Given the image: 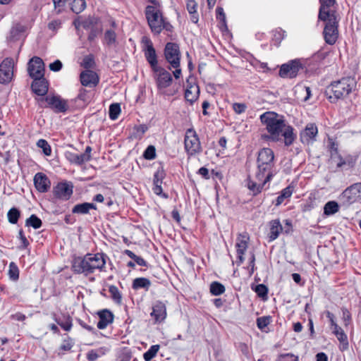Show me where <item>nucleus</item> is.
Returning <instances> with one entry per match:
<instances>
[{
    "label": "nucleus",
    "instance_id": "obj_1",
    "mask_svg": "<svg viewBox=\"0 0 361 361\" xmlns=\"http://www.w3.org/2000/svg\"><path fill=\"white\" fill-rule=\"evenodd\" d=\"M260 121L266 126L269 135L264 138L271 142H279L283 137L284 145L290 146L294 142L296 135L293 128L277 114L267 111L260 116Z\"/></svg>",
    "mask_w": 361,
    "mask_h": 361
},
{
    "label": "nucleus",
    "instance_id": "obj_2",
    "mask_svg": "<svg viewBox=\"0 0 361 361\" xmlns=\"http://www.w3.org/2000/svg\"><path fill=\"white\" fill-rule=\"evenodd\" d=\"M250 235L247 232L239 233L236 238V259L233 262L238 266L244 264L243 268L254 271L255 257L253 250H248Z\"/></svg>",
    "mask_w": 361,
    "mask_h": 361
},
{
    "label": "nucleus",
    "instance_id": "obj_3",
    "mask_svg": "<svg viewBox=\"0 0 361 361\" xmlns=\"http://www.w3.org/2000/svg\"><path fill=\"white\" fill-rule=\"evenodd\" d=\"M257 169L255 173L257 176L263 180L266 178L265 180H271L275 172L274 167V154L270 148H263L258 152L257 159Z\"/></svg>",
    "mask_w": 361,
    "mask_h": 361
},
{
    "label": "nucleus",
    "instance_id": "obj_4",
    "mask_svg": "<svg viewBox=\"0 0 361 361\" xmlns=\"http://www.w3.org/2000/svg\"><path fill=\"white\" fill-rule=\"evenodd\" d=\"M355 81L351 78H343L342 79L332 82L326 89L325 94L331 103L348 95L355 87Z\"/></svg>",
    "mask_w": 361,
    "mask_h": 361
},
{
    "label": "nucleus",
    "instance_id": "obj_5",
    "mask_svg": "<svg viewBox=\"0 0 361 361\" xmlns=\"http://www.w3.org/2000/svg\"><path fill=\"white\" fill-rule=\"evenodd\" d=\"M105 263L104 254H87L83 258L80 257H75L73 261V271L101 269Z\"/></svg>",
    "mask_w": 361,
    "mask_h": 361
},
{
    "label": "nucleus",
    "instance_id": "obj_6",
    "mask_svg": "<svg viewBox=\"0 0 361 361\" xmlns=\"http://www.w3.org/2000/svg\"><path fill=\"white\" fill-rule=\"evenodd\" d=\"M318 20L325 22V26L323 31L324 38L326 44L333 45L336 43L338 37V22L339 20L336 13L329 14L324 19H318Z\"/></svg>",
    "mask_w": 361,
    "mask_h": 361
},
{
    "label": "nucleus",
    "instance_id": "obj_7",
    "mask_svg": "<svg viewBox=\"0 0 361 361\" xmlns=\"http://www.w3.org/2000/svg\"><path fill=\"white\" fill-rule=\"evenodd\" d=\"M145 13L151 31L155 35L160 34L161 25L165 19L161 11L149 5L146 6Z\"/></svg>",
    "mask_w": 361,
    "mask_h": 361
},
{
    "label": "nucleus",
    "instance_id": "obj_8",
    "mask_svg": "<svg viewBox=\"0 0 361 361\" xmlns=\"http://www.w3.org/2000/svg\"><path fill=\"white\" fill-rule=\"evenodd\" d=\"M361 197V182L348 187L340 195V200L345 204H351Z\"/></svg>",
    "mask_w": 361,
    "mask_h": 361
},
{
    "label": "nucleus",
    "instance_id": "obj_9",
    "mask_svg": "<svg viewBox=\"0 0 361 361\" xmlns=\"http://www.w3.org/2000/svg\"><path fill=\"white\" fill-rule=\"evenodd\" d=\"M164 56L166 60L172 68H178L180 66V53L177 44L168 42L165 46Z\"/></svg>",
    "mask_w": 361,
    "mask_h": 361
},
{
    "label": "nucleus",
    "instance_id": "obj_10",
    "mask_svg": "<svg viewBox=\"0 0 361 361\" xmlns=\"http://www.w3.org/2000/svg\"><path fill=\"white\" fill-rule=\"evenodd\" d=\"M152 71L157 86L159 90H164L171 85L173 78L169 71L160 66Z\"/></svg>",
    "mask_w": 361,
    "mask_h": 361
},
{
    "label": "nucleus",
    "instance_id": "obj_11",
    "mask_svg": "<svg viewBox=\"0 0 361 361\" xmlns=\"http://www.w3.org/2000/svg\"><path fill=\"white\" fill-rule=\"evenodd\" d=\"M301 69H302V66L300 60H292L281 66L279 75L284 78H293L297 76Z\"/></svg>",
    "mask_w": 361,
    "mask_h": 361
},
{
    "label": "nucleus",
    "instance_id": "obj_12",
    "mask_svg": "<svg viewBox=\"0 0 361 361\" xmlns=\"http://www.w3.org/2000/svg\"><path fill=\"white\" fill-rule=\"evenodd\" d=\"M143 43V51L145 56L147 62L149 63L152 69H155L158 67L157 56L156 51L153 47V44L149 38L147 37H143L142 39Z\"/></svg>",
    "mask_w": 361,
    "mask_h": 361
},
{
    "label": "nucleus",
    "instance_id": "obj_13",
    "mask_svg": "<svg viewBox=\"0 0 361 361\" xmlns=\"http://www.w3.org/2000/svg\"><path fill=\"white\" fill-rule=\"evenodd\" d=\"M27 66L28 74L31 78L44 76V63L41 58L34 56Z\"/></svg>",
    "mask_w": 361,
    "mask_h": 361
},
{
    "label": "nucleus",
    "instance_id": "obj_14",
    "mask_svg": "<svg viewBox=\"0 0 361 361\" xmlns=\"http://www.w3.org/2000/svg\"><path fill=\"white\" fill-rule=\"evenodd\" d=\"M13 75V60L6 58L0 64V83H8Z\"/></svg>",
    "mask_w": 361,
    "mask_h": 361
},
{
    "label": "nucleus",
    "instance_id": "obj_15",
    "mask_svg": "<svg viewBox=\"0 0 361 361\" xmlns=\"http://www.w3.org/2000/svg\"><path fill=\"white\" fill-rule=\"evenodd\" d=\"M318 128L313 123H307L305 128L300 133V139L302 143L310 145L317 140Z\"/></svg>",
    "mask_w": 361,
    "mask_h": 361
},
{
    "label": "nucleus",
    "instance_id": "obj_16",
    "mask_svg": "<svg viewBox=\"0 0 361 361\" xmlns=\"http://www.w3.org/2000/svg\"><path fill=\"white\" fill-rule=\"evenodd\" d=\"M185 147L190 154L199 152L201 148L199 138L192 130H188L185 134Z\"/></svg>",
    "mask_w": 361,
    "mask_h": 361
},
{
    "label": "nucleus",
    "instance_id": "obj_17",
    "mask_svg": "<svg viewBox=\"0 0 361 361\" xmlns=\"http://www.w3.org/2000/svg\"><path fill=\"white\" fill-rule=\"evenodd\" d=\"M53 192L56 198L68 200L73 194V185L67 183H59L54 188Z\"/></svg>",
    "mask_w": 361,
    "mask_h": 361
},
{
    "label": "nucleus",
    "instance_id": "obj_18",
    "mask_svg": "<svg viewBox=\"0 0 361 361\" xmlns=\"http://www.w3.org/2000/svg\"><path fill=\"white\" fill-rule=\"evenodd\" d=\"M81 84L85 87H94L99 81L98 75L91 70L82 71L80 75Z\"/></svg>",
    "mask_w": 361,
    "mask_h": 361
},
{
    "label": "nucleus",
    "instance_id": "obj_19",
    "mask_svg": "<svg viewBox=\"0 0 361 361\" xmlns=\"http://www.w3.org/2000/svg\"><path fill=\"white\" fill-rule=\"evenodd\" d=\"M45 100L56 113H64L68 110V106L66 101L61 99L59 97H47Z\"/></svg>",
    "mask_w": 361,
    "mask_h": 361
},
{
    "label": "nucleus",
    "instance_id": "obj_20",
    "mask_svg": "<svg viewBox=\"0 0 361 361\" xmlns=\"http://www.w3.org/2000/svg\"><path fill=\"white\" fill-rule=\"evenodd\" d=\"M33 82L31 85L32 91L39 96H44L48 92V81L45 79L44 76L42 78H34Z\"/></svg>",
    "mask_w": 361,
    "mask_h": 361
},
{
    "label": "nucleus",
    "instance_id": "obj_21",
    "mask_svg": "<svg viewBox=\"0 0 361 361\" xmlns=\"http://www.w3.org/2000/svg\"><path fill=\"white\" fill-rule=\"evenodd\" d=\"M150 315L155 322L160 323L163 322L166 317V305L161 301H157L152 307V312Z\"/></svg>",
    "mask_w": 361,
    "mask_h": 361
},
{
    "label": "nucleus",
    "instance_id": "obj_22",
    "mask_svg": "<svg viewBox=\"0 0 361 361\" xmlns=\"http://www.w3.org/2000/svg\"><path fill=\"white\" fill-rule=\"evenodd\" d=\"M34 184L35 188L39 192H46L49 190L51 186V182L48 177L42 173H37L34 177Z\"/></svg>",
    "mask_w": 361,
    "mask_h": 361
},
{
    "label": "nucleus",
    "instance_id": "obj_23",
    "mask_svg": "<svg viewBox=\"0 0 361 361\" xmlns=\"http://www.w3.org/2000/svg\"><path fill=\"white\" fill-rule=\"evenodd\" d=\"M255 180H252L249 177L247 180V186L250 191L252 192L253 195H257L262 192L265 184L270 180H263V178H259L257 176V173H255ZM264 179H266V178Z\"/></svg>",
    "mask_w": 361,
    "mask_h": 361
},
{
    "label": "nucleus",
    "instance_id": "obj_24",
    "mask_svg": "<svg viewBox=\"0 0 361 361\" xmlns=\"http://www.w3.org/2000/svg\"><path fill=\"white\" fill-rule=\"evenodd\" d=\"M99 316V322L97 326L99 329H104L107 326L114 321V314L109 310L104 309L97 313Z\"/></svg>",
    "mask_w": 361,
    "mask_h": 361
},
{
    "label": "nucleus",
    "instance_id": "obj_25",
    "mask_svg": "<svg viewBox=\"0 0 361 361\" xmlns=\"http://www.w3.org/2000/svg\"><path fill=\"white\" fill-rule=\"evenodd\" d=\"M335 2V0H319L318 19H324L325 17H328L329 14L335 13L336 11L331 9Z\"/></svg>",
    "mask_w": 361,
    "mask_h": 361
},
{
    "label": "nucleus",
    "instance_id": "obj_26",
    "mask_svg": "<svg viewBox=\"0 0 361 361\" xmlns=\"http://www.w3.org/2000/svg\"><path fill=\"white\" fill-rule=\"evenodd\" d=\"M270 229L268 235L269 241L276 240L283 231V226L279 219H274L269 223Z\"/></svg>",
    "mask_w": 361,
    "mask_h": 361
},
{
    "label": "nucleus",
    "instance_id": "obj_27",
    "mask_svg": "<svg viewBox=\"0 0 361 361\" xmlns=\"http://www.w3.org/2000/svg\"><path fill=\"white\" fill-rule=\"evenodd\" d=\"M332 334L336 336L337 339L339 341L341 345L339 347L341 351L347 350L349 348V343L348 340L347 334L345 333L343 329L340 327L336 331H333Z\"/></svg>",
    "mask_w": 361,
    "mask_h": 361
},
{
    "label": "nucleus",
    "instance_id": "obj_28",
    "mask_svg": "<svg viewBox=\"0 0 361 361\" xmlns=\"http://www.w3.org/2000/svg\"><path fill=\"white\" fill-rule=\"evenodd\" d=\"M294 190V187L292 185H288L286 188H283L279 193V196L276 197L274 204L275 206L278 207L281 205L286 199H288L291 197Z\"/></svg>",
    "mask_w": 361,
    "mask_h": 361
},
{
    "label": "nucleus",
    "instance_id": "obj_29",
    "mask_svg": "<svg viewBox=\"0 0 361 361\" xmlns=\"http://www.w3.org/2000/svg\"><path fill=\"white\" fill-rule=\"evenodd\" d=\"M200 94V88L198 85L194 84L187 87L185 92V97L187 101L192 103L195 101Z\"/></svg>",
    "mask_w": 361,
    "mask_h": 361
},
{
    "label": "nucleus",
    "instance_id": "obj_30",
    "mask_svg": "<svg viewBox=\"0 0 361 361\" xmlns=\"http://www.w3.org/2000/svg\"><path fill=\"white\" fill-rule=\"evenodd\" d=\"M96 209V205L93 203L84 202L75 205L72 209L73 214H86L90 209Z\"/></svg>",
    "mask_w": 361,
    "mask_h": 361
},
{
    "label": "nucleus",
    "instance_id": "obj_31",
    "mask_svg": "<svg viewBox=\"0 0 361 361\" xmlns=\"http://www.w3.org/2000/svg\"><path fill=\"white\" fill-rule=\"evenodd\" d=\"M56 322L65 331H71L73 324L72 319L68 314H63L61 317L55 319Z\"/></svg>",
    "mask_w": 361,
    "mask_h": 361
},
{
    "label": "nucleus",
    "instance_id": "obj_32",
    "mask_svg": "<svg viewBox=\"0 0 361 361\" xmlns=\"http://www.w3.org/2000/svg\"><path fill=\"white\" fill-rule=\"evenodd\" d=\"M104 40L108 47H116L117 44V35L115 30L113 29L106 30L104 32Z\"/></svg>",
    "mask_w": 361,
    "mask_h": 361
},
{
    "label": "nucleus",
    "instance_id": "obj_33",
    "mask_svg": "<svg viewBox=\"0 0 361 361\" xmlns=\"http://www.w3.org/2000/svg\"><path fill=\"white\" fill-rule=\"evenodd\" d=\"M252 289L256 293L257 295L262 300H267L268 298L269 289L264 283H259L257 285H252Z\"/></svg>",
    "mask_w": 361,
    "mask_h": 361
},
{
    "label": "nucleus",
    "instance_id": "obj_34",
    "mask_svg": "<svg viewBox=\"0 0 361 361\" xmlns=\"http://www.w3.org/2000/svg\"><path fill=\"white\" fill-rule=\"evenodd\" d=\"M225 286L219 281H213L209 285V291L212 295L219 296L225 292Z\"/></svg>",
    "mask_w": 361,
    "mask_h": 361
},
{
    "label": "nucleus",
    "instance_id": "obj_35",
    "mask_svg": "<svg viewBox=\"0 0 361 361\" xmlns=\"http://www.w3.org/2000/svg\"><path fill=\"white\" fill-rule=\"evenodd\" d=\"M66 157L70 162L78 165H81L85 162H87L86 157H85L82 154H78L73 152H66Z\"/></svg>",
    "mask_w": 361,
    "mask_h": 361
},
{
    "label": "nucleus",
    "instance_id": "obj_36",
    "mask_svg": "<svg viewBox=\"0 0 361 361\" xmlns=\"http://www.w3.org/2000/svg\"><path fill=\"white\" fill-rule=\"evenodd\" d=\"M338 204L335 201H329L326 202L324 207V214L331 216L338 212Z\"/></svg>",
    "mask_w": 361,
    "mask_h": 361
},
{
    "label": "nucleus",
    "instance_id": "obj_37",
    "mask_svg": "<svg viewBox=\"0 0 361 361\" xmlns=\"http://www.w3.org/2000/svg\"><path fill=\"white\" fill-rule=\"evenodd\" d=\"M42 225V220L35 214H32L25 221L26 226H30L35 229L39 228Z\"/></svg>",
    "mask_w": 361,
    "mask_h": 361
},
{
    "label": "nucleus",
    "instance_id": "obj_38",
    "mask_svg": "<svg viewBox=\"0 0 361 361\" xmlns=\"http://www.w3.org/2000/svg\"><path fill=\"white\" fill-rule=\"evenodd\" d=\"M216 19L219 20V23L221 24L220 27L221 30L225 29L227 30V25H226V14L224 13V8L221 7H217L216 9Z\"/></svg>",
    "mask_w": 361,
    "mask_h": 361
},
{
    "label": "nucleus",
    "instance_id": "obj_39",
    "mask_svg": "<svg viewBox=\"0 0 361 361\" xmlns=\"http://www.w3.org/2000/svg\"><path fill=\"white\" fill-rule=\"evenodd\" d=\"M150 286V281L146 278H137L133 281V288L134 289L146 288Z\"/></svg>",
    "mask_w": 361,
    "mask_h": 361
},
{
    "label": "nucleus",
    "instance_id": "obj_40",
    "mask_svg": "<svg viewBox=\"0 0 361 361\" xmlns=\"http://www.w3.org/2000/svg\"><path fill=\"white\" fill-rule=\"evenodd\" d=\"M71 5L73 12L80 13L85 8L86 2L85 0H73Z\"/></svg>",
    "mask_w": 361,
    "mask_h": 361
},
{
    "label": "nucleus",
    "instance_id": "obj_41",
    "mask_svg": "<svg viewBox=\"0 0 361 361\" xmlns=\"http://www.w3.org/2000/svg\"><path fill=\"white\" fill-rule=\"evenodd\" d=\"M160 348L159 345H152L147 351H146L143 357L145 361H150L152 360L157 354Z\"/></svg>",
    "mask_w": 361,
    "mask_h": 361
},
{
    "label": "nucleus",
    "instance_id": "obj_42",
    "mask_svg": "<svg viewBox=\"0 0 361 361\" xmlns=\"http://www.w3.org/2000/svg\"><path fill=\"white\" fill-rule=\"evenodd\" d=\"M20 216V211L16 208L13 207L11 208L7 214L8 220L11 224H15L18 222V219Z\"/></svg>",
    "mask_w": 361,
    "mask_h": 361
},
{
    "label": "nucleus",
    "instance_id": "obj_43",
    "mask_svg": "<svg viewBox=\"0 0 361 361\" xmlns=\"http://www.w3.org/2000/svg\"><path fill=\"white\" fill-rule=\"evenodd\" d=\"M121 113V106L118 103L111 104L109 106V118L111 120H116L118 118Z\"/></svg>",
    "mask_w": 361,
    "mask_h": 361
},
{
    "label": "nucleus",
    "instance_id": "obj_44",
    "mask_svg": "<svg viewBox=\"0 0 361 361\" xmlns=\"http://www.w3.org/2000/svg\"><path fill=\"white\" fill-rule=\"evenodd\" d=\"M271 317L270 316H263L257 318L256 323L257 328L262 331L271 322Z\"/></svg>",
    "mask_w": 361,
    "mask_h": 361
},
{
    "label": "nucleus",
    "instance_id": "obj_45",
    "mask_svg": "<svg viewBox=\"0 0 361 361\" xmlns=\"http://www.w3.org/2000/svg\"><path fill=\"white\" fill-rule=\"evenodd\" d=\"M37 146L41 148L46 156H50L51 148L48 142L44 139H40L37 142Z\"/></svg>",
    "mask_w": 361,
    "mask_h": 361
},
{
    "label": "nucleus",
    "instance_id": "obj_46",
    "mask_svg": "<svg viewBox=\"0 0 361 361\" xmlns=\"http://www.w3.org/2000/svg\"><path fill=\"white\" fill-rule=\"evenodd\" d=\"M94 63H94V59L93 55L89 54V55L85 56L83 58L82 61L81 63V66L83 68L88 70L89 68H93L94 66Z\"/></svg>",
    "mask_w": 361,
    "mask_h": 361
},
{
    "label": "nucleus",
    "instance_id": "obj_47",
    "mask_svg": "<svg viewBox=\"0 0 361 361\" xmlns=\"http://www.w3.org/2000/svg\"><path fill=\"white\" fill-rule=\"evenodd\" d=\"M125 253L129 257H130L132 259H133V262L135 263H136L138 265H140V266H146V262L145 261V259L143 258H142L141 257H139V256H137L134 252H133L132 251L129 250H126L125 251Z\"/></svg>",
    "mask_w": 361,
    "mask_h": 361
},
{
    "label": "nucleus",
    "instance_id": "obj_48",
    "mask_svg": "<svg viewBox=\"0 0 361 361\" xmlns=\"http://www.w3.org/2000/svg\"><path fill=\"white\" fill-rule=\"evenodd\" d=\"M143 157L147 160L154 159L156 158V149L154 146H148L143 153Z\"/></svg>",
    "mask_w": 361,
    "mask_h": 361
},
{
    "label": "nucleus",
    "instance_id": "obj_49",
    "mask_svg": "<svg viewBox=\"0 0 361 361\" xmlns=\"http://www.w3.org/2000/svg\"><path fill=\"white\" fill-rule=\"evenodd\" d=\"M342 312V319L344 322L345 326H348L352 322V315L350 311L346 308L343 307L341 308Z\"/></svg>",
    "mask_w": 361,
    "mask_h": 361
},
{
    "label": "nucleus",
    "instance_id": "obj_50",
    "mask_svg": "<svg viewBox=\"0 0 361 361\" xmlns=\"http://www.w3.org/2000/svg\"><path fill=\"white\" fill-rule=\"evenodd\" d=\"M74 345V341L70 337H67L63 340V342L60 346V349L63 351L70 350Z\"/></svg>",
    "mask_w": 361,
    "mask_h": 361
},
{
    "label": "nucleus",
    "instance_id": "obj_51",
    "mask_svg": "<svg viewBox=\"0 0 361 361\" xmlns=\"http://www.w3.org/2000/svg\"><path fill=\"white\" fill-rule=\"evenodd\" d=\"M109 291L111 295L112 298L116 301L117 302H120L121 300V295L118 289V288L115 286H111L109 288Z\"/></svg>",
    "mask_w": 361,
    "mask_h": 361
},
{
    "label": "nucleus",
    "instance_id": "obj_52",
    "mask_svg": "<svg viewBox=\"0 0 361 361\" xmlns=\"http://www.w3.org/2000/svg\"><path fill=\"white\" fill-rule=\"evenodd\" d=\"M164 176L163 169L158 170L154 175V185H161Z\"/></svg>",
    "mask_w": 361,
    "mask_h": 361
},
{
    "label": "nucleus",
    "instance_id": "obj_53",
    "mask_svg": "<svg viewBox=\"0 0 361 361\" xmlns=\"http://www.w3.org/2000/svg\"><path fill=\"white\" fill-rule=\"evenodd\" d=\"M78 99L86 103H88L90 101V97L89 96L88 92L83 88L80 89L78 95Z\"/></svg>",
    "mask_w": 361,
    "mask_h": 361
},
{
    "label": "nucleus",
    "instance_id": "obj_54",
    "mask_svg": "<svg viewBox=\"0 0 361 361\" xmlns=\"http://www.w3.org/2000/svg\"><path fill=\"white\" fill-rule=\"evenodd\" d=\"M285 37V32L282 30H276L273 34V40L276 43H280Z\"/></svg>",
    "mask_w": 361,
    "mask_h": 361
},
{
    "label": "nucleus",
    "instance_id": "obj_55",
    "mask_svg": "<svg viewBox=\"0 0 361 361\" xmlns=\"http://www.w3.org/2000/svg\"><path fill=\"white\" fill-rule=\"evenodd\" d=\"M25 30V27L23 25L20 24H17L14 25L11 30V35L15 37H16L19 33L23 32Z\"/></svg>",
    "mask_w": 361,
    "mask_h": 361
},
{
    "label": "nucleus",
    "instance_id": "obj_56",
    "mask_svg": "<svg viewBox=\"0 0 361 361\" xmlns=\"http://www.w3.org/2000/svg\"><path fill=\"white\" fill-rule=\"evenodd\" d=\"M226 143H227V140L226 139L225 137H221L219 138V141H218V144L222 148L221 149H220L219 151V152L216 154V155L219 157L221 154H224V151L225 149H226Z\"/></svg>",
    "mask_w": 361,
    "mask_h": 361
},
{
    "label": "nucleus",
    "instance_id": "obj_57",
    "mask_svg": "<svg viewBox=\"0 0 361 361\" xmlns=\"http://www.w3.org/2000/svg\"><path fill=\"white\" fill-rule=\"evenodd\" d=\"M61 21L59 20H54L48 23V28L51 31H56L61 27Z\"/></svg>",
    "mask_w": 361,
    "mask_h": 361
},
{
    "label": "nucleus",
    "instance_id": "obj_58",
    "mask_svg": "<svg viewBox=\"0 0 361 361\" xmlns=\"http://www.w3.org/2000/svg\"><path fill=\"white\" fill-rule=\"evenodd\" d=\"M329 151H330L331 159L335 160L336 157L339 155L338 151V147L335 142H331V144L330 145Z\"/></svg>",
    "mask_w": 361,
    "mask_h": 361
},
{
    "label": "nucleus",
    "instance_id": "obj_59",
    "mask_svg": "<svg viewBox=\"0 0 361 361\" xmlns=\"http://www.w3.org/2000/svg\"><path fill=\"white\" fill-rule=\"evenodd\" d=\"M62 63L59 60H56L54 62L49 64L50 70L54 72L59 71L62 68Z\"/></svg>",
    "mask_w": 361,
    "mask_h": 361
},
{
    "label": "nucleus",
    "instance_id": "obj_60",
    "mask_svg": "<svg viewBox=\"0 0 361 361\" xmlns=\"http://www.w3.org/2000/svg\"><path fill=\"white\" fill-rule=\"evenodd\" d=\"M233 107L234 111L238 114H240L245 112V111L246 109V105L244 104H240V103H235L233 104Z\"/></svg>",
    "mask_w": 361,
    "mask_h": 361
},
{
    "label": "nucleus",
    "instance_id": "obj_61",
    "mask_svg": "<svg viewBox=\"0 0 361 361\" xmlns=\"http://www.w3.org/2000/svg\"><path fill=\"white\" fill-rule=\"evenodd\" d=\"M152 190H153V192L156 195H161V196L164 197V198L168 197V195L166 194L163 193L161 185H154Z\"/></svg>",
    "mask_w": 361,
    "mask_h": 361
},
{
    "label": "nucleus",
    "instance_id": "obj_62",
    "mask_svg": "<svg viewBox=\"0 0 361 361\" xmlns=\"http://www.w3.org/2000/svg\"><path fill=\"white\" fill-rule=\"evenodd\" d=\"M283 361H298V357L292 353H286L281 355Z\"/></svg>",
    "mask_w": 361,
    "mask_h": 361
},
{
    "label": "nucleus",
    "instance_id": "obj_63",
    "mask_svg": "<svg viewBox=\"0 0 361 361\" xmlns=\"http://www.w3.org/2000/svg\"><path fill=\"white\" fill-rule=\"evenodd\" d=\"M18 235H19V238L22 243V247L23 248L27 247L29 245V242H28L27 239L26 238L25 235H24L23 230L19 231Z\"/></svg>",
    "mask_w": 361,
    "mask_h": 361
},
{
    "label": "nucleus",
    "instance_id": "obj_64",
    "mask_svg": "<svg viewBox=\"0 0 361 361\" xmlns=\"http://www.w3.org/2000/svg\"><path fill=\"white\" fill-rule=\"evenodd\" d=\"M98 357V353L93 350H90L87 355V358L89 361H95Z\"/></svg>",
    "mask_w": 361,
    "mask_h": 361
}]
</instances>
